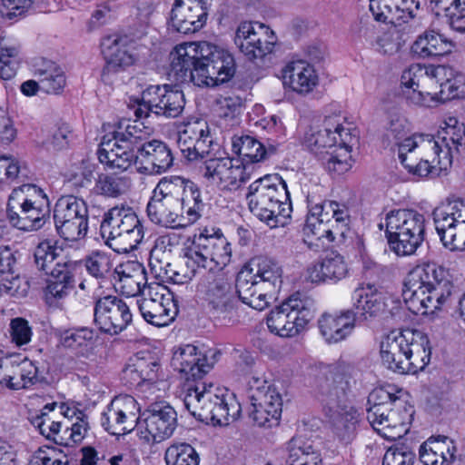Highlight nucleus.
<instances>
[{"instance_id": "1", "label": "nucleus", "mask_w": 465, "mask_h": 465, "mask_svg": "<svg viewBox=\"0 0 465 465\" xmlns=\"http://www.w3.org/2000/svg\"><path fill=\"white\" fill-rule=\"evenodd\" d=\"M168 76L176 83L149 85L142 92L135 115L150 113L175 118L183 111L185 99L179 84L193 83L199 87H214L230 81L235 74L233 56L208 42H190L177 45L170 54Z\"/></svg>"}, {"instance_id": "2", "label": "nucleus", "mask_w": 465, "mask_h": 465, "mask_svg": "<svg viewBox=\"0 0 465 465\" xmlns=\"http://www.w3.org/2000/svg\"><path fill=\"white\" fill-rule=\"evenodd\" d=\"M449 272L434 262L415 266L406 276L402 297L415 315H432L440 310L452 293Z\"/></svg>"}, {"instance_id": "3", "label": "nucleus", "mask_w": 465, "mask_h": 465, "mask_svg": "<svg viewBox=\"0 0 465 465\" xmlns=\"http://www.w3.org/2000/svg\"><path fill=\"white\" fill-rule=\"evenodd\" d=\"M349 130L339 120L325 117L322 125L310 126L303 137L304 146L314 153L327 172L335 176L348 172L352 166Z\"/></svg>"}, {"instance_id": "4", "label": "nucleus", "mask_w": 465, "mask_h": 465, "mask_svg": "<svg viewBox=\"0 0 465 465\" xmlns=\"http://www.w3.org/2000/svg\"><path fill=\"white\" fill-rule=\"evenodd\" d=\"M382 364L400 373H416L430 361V347L427 335L420 331H391L381 342Z\"/></svg>"}, {"instance_id": "5", "label": "nucleus", "mask_w": 465, "mask_h": 465, "mask_svg": "<svg viewBox=\"0 0 465 465\" xmlns=\"http://www.w3.org/2000/svg\"><path fill=\"white\" fill-rule=\"evenodd\" d=\"M246 199L252 213L270 228L284 226L291 218L287 184L278 174L256 179L250 184Z\"/></svg>"}, {"instance_id": "6", "label": "nucleus", "mask_w": 465, "mask_h": 465, "mask_svg": "<svg viewBox=\"0 0 465 465\" xmlns=\"http://www.w3.org/2000/svg\"><path fill=\"white\" fill-rule=\"evenodd\" d=\"M385 236L397 256L416 252L425 239L424 215L413 209H393L385 216Z\"/></svg>"}, {"instance_id": "7", "label": "nucleus", "mask_w": 465, "mask_h": 465, "mask_svg": "<svg viewBox=\"0 0 465 465\" xmlns=\"http://www.w3.org/2000/svg\"><path fill=\"white\" fill-rule=\"evenodd\" d=\"M100 231L106 244L117 253L136 249L146 233L134 211L125 206H114L104 213Z\"/></svg>"}, {"instance_id": "8", "label": "nucleus", "mask_w": 465, "mask_h": 465, "mask_svg": "<svg viewBox=\"0 0 465 465\" xmlns=\"http://www.w3.org/2000/svg\"><path fill=\"white\" fill-rule=\"evenodd\" d=\"M212 231L213 232L204 229L198 235H194L192 245L184 253L189 266L212 272L221 271L230 263L231 243L221 230Z\"/></svg>"}, {"instance_id": "9", "label": "nucleus", "mask_w": 465, "mask_h": 465, "mask_svg": "<svg viewBox=\"0 0 465 465\" xmlns=\"http://www.w3.org/2000/svg\"><path fill=\"white\" fill-rule=\"evenodd\" d=\"M354 379L348 369L341 365H328L315 370L311 387L326 411L350 406L349 396Z\"/></svg>"}, {"instance_id": "10", "label": "nucleus", "mask_w": 465, "mask_h": 465, "mask_svg": "<svg viewBox=\"0 0 465 465\" xmlns=\"http://www.w3.org/2000/svg\"><path fill=\"white\" fill-rule=\"evenodd\" d=\"M54 222L58 235L65 241L77 242L88 232V206L74 195L60 197L54 208Z\"/></svg>"}, {"instance_id": "11", "label": "nucleus", "mask_w": 465, "mask_h": 465, "mask_svg": "<svg viewBox=\"0 0 465 465\" xmlns=\"http://www.w3.org/2000/svg\"><path fill=\"white\" fill-rule=\"evenodd\" d=\"M398 397L393 393L388 391L384 388H378L371 391L369 396L368 401L372 402L373 405L367 410V420L371 427L382 437L386 439H396L399 434L393 433L398 426H404L406 424V418L401 417L399 410L401 408L406 409L401 405L397 409L391 408L395 403Z\"/></svg>"}, {"instance_id": "12", "label": "nucleus", "mask_w": 465, "mask_h": 465, "mask_svg": "<svg viewBox=\"0 0 465 465\" xmlns=\"http://www.w3.org/2000/svg\"><path fill=\"white\" fill-rule=\"evenodd\" d=\"M436 231L444 247L465 250V200L449 202L433 211Z\"/></svg>"}, {"instance_id": "13", "label": "nucleus", "mask_w": 465, "mask_h": 465, "mask_svg": "<svg viewBox=\"0 0 465 465\" xmlns=\"http://www.w3.org/2000/svg\"><path fill=\"white\" fill-rule=\"evenodd\" d=\"M138 425L143 439L148 442H161L173 434L177 413L165 401L153 402L140 414Z\"/></svg>"}, {"instance_id": "14", "label": "nucleus", "mask_w": 465, "mask_h": 465, "mask_svg": "<svg viewBox=\"0 0 465 465\" xmlns=\"http://www.w3.org/2000/svg\"><path fill=\"white\" fill-rule=\"evenodd\" d=\"M138 274L136 276H126V279L136 284L135 293L145 295L146 289L149 291L150 297H144L138 301V308L141 315L148 323L162 327L169 324L175 315V311L172 309L173 306L169 298H165L163 294L158 292L152 295L153 288L146 286L145 269L137 263Z\"/></svg>"}, {"instance_id": "15", "label": "nucleus", "mask_w": 465, "mask_h": 465, "mask_svg": "<svg viewBox=\"0 0 465 465\" xmlns=\"http://www.w3.org/2000/svg\"><path fill=\"white\" fill-rule=\"evenodd\" d=\"M132 319L129 306L120 297L107 295L94 302V322L101 332L117 335L127 328Z\"/></svg>"}, {"instance_id": "16", "label": "nucleus", "mask_w": 465, "mask_h": 465, "mask_svg": "<svg viewBox=\"0 0 465 465\" xmlns=\"http://www.w3.org/2000/svg\"><path fill=\"white\" fill-rule=\"evenodd\" d=\"M153 192L174 203H181L182 207L186 209L188 223H193L200 217L202 200L200 192L193 183L181 176L163 177Z\"/></svg>"}, {"instance_id": "17", "label": "nucleus", "mask_w": 465, "mask_h": 465, "mask_svg": "<svg viewBox=\"0 0 465 465\" xmlns=\"http://www.w3.org/2000/svg\"><path fill=\"white\" fill-rule=\"evenodd\" d=\"M418 150L420 153L429 156L430 153L440 157L444 150L431 134H414L399 143V159L409 173L418 177H427L433 168L429 159H420L418 163L408 159L407 154Z\"/></svg>"}, {"instance_id": "18", "label": "nucleus", "mask_w": 465, "mask_h": 465, "mask_svg": "<svg viewBox=\"0 0 465 465\" xmlns=\"http://www.w3.org/2000/svg\"><path fill=\"white\" fill-rule=\"evenodd\" d=\"M252 166L230 157H212L204 162V177L222 190H236L250 180Z\"/></svg>"}, {"instance_id": "19", "label": "nucleus", "mask_w": 465, "mask_h": 465, "mask_svg": "<svg viewBox=\"0 0 465 465\" xmlns=\"http://www.w3.org/2000/svg\"><path fill=\"white\" fill-rule=\"evenodd\" d=\"M204 298L213 317L233 322L237 317L239 299L235 288L223 277L208 282Z\"/></svg>"}, {"instance_id": "20", "label": "nucleus", "mask_w": 465, "mask_h": 465, "mask_svg": "<svg viewBox=\"0 0 465 465\" xmlns=\"http://www.w3.org/2000/svg\"><path fill=\"white\" fill-rule=\"evenodd\" d=\"M352 308L349 311L356 324H370L386 313V297L372 284L357 288L352 294Z\"/></svg>"}, {"instance_id": "21", "label": "nucleus", "mask_w": 465, "mask_h": 465, "mask_svg": "<svg viewBox=\"0 0 465 465\" xmlns=\"http://www.w3.org/2000/svg\"><path fill=\"white\" fill-rule=\"evenodd\" d=\"M38 368L28 360L0 359V384L12 391L29 389L43 381Z\"/></svg>"}, {"instance_id": "22", "label": "nucleus", "mask_w": 465, "mask_h": 465, "mask_svg": "<svg viewBox=\"0 0 465 465\" xmlns=\"http://www.w3.org/2000/svg\"><path fill=\"white\" fill-rule=\"evenodd\" d=\"M135 403V400L131 396L113 400L101 415L103 428L115 436L131 432L138 424V418L133 411Z\"/></svg>"}, {"instance_id": "23", "label": "nucleus", "mask_w": 465, "mask_h": 465, "mask_svg": "<svg viewBox=\"0 0 465 465\" xmlns=\"http://www.w3.org/2000/svg\"><path fill=\"white\" fill-rule=\"evenodd\" d=\"M213 143L208 124L203 120L186 124L179 133L178 146L188 161L203 159L210 154Z\"/></svg>"}, {"instance_id": "24", "label": "nucleus", "mask_w": 465, "mask_h": 465, "mask_svg": "<svg viewBox=\"0 0 465 465\" xmlns=\"http://www.w3.org/2000/svg\"><path fill=\"white\" fill-rule=\"evenodd\" d=\"M207 15L202 0H175L171 12L172 26L182 34L194 33L203 26Z\"/></svg>"}, {"instance_id": "25", "label": "nucleus", "mask_w": 465, "mask_h": 465, "mask_svg": "<svg viewBox=\"0 0 465 465\" xmlns=\"http://www.w3.org/2000/svg\"><path fill=\"white\" fill-rule=\"evenodd\" d=\"M185 211L186 209L182 207L181 203H174L162 195H157L154 192L146 207L151 222L171 228L184 227L189 224Z\"/></svg>"}, {"instance_id": "26", "label": "nucleus", "mask_w": 465, "mask_h": 465, "mask_svg": "<svg viewBox=\"0 0 465 465\" xmlns=\"http://www.w3.org/2000/svg\"><path fill=\"white\" fill-rule=\"evenodd\" d=\"M171 362L174 370L184 374L186 382L202 381L212 367L207 363L206 357L192 344L180 347L173 353Z\"/></svg>"}, {"instance_id": "27", "label": "nucleus", "mask_w": 465, "mask_h": 465, "mask_svg": "<svg viewBox=\"0 0 465 465\" xmlns=\"http://www.w3.org/2000/svg\"><path fill=\"white\" fill-rule=\"evenodd\" d=\"M250 416L260 427H272L279 423L282 410V398L279 388H268L267 393H257L251 400Z\"/></svg>"}, {"instance_id": "28", "label": "nucleus", "mask_w": 465, "mask_h": 465, "mask_svg": "<svg viewBox=\"0 0 465 465\" xmlns=\"http://www.w3.org/2000/svg\"><path fill=\"white\" fill-rule=\"evenodd\" d=\"M50 216L48 206H25L14 202H7L6 218L18 230L32 232L41 229Z\"/></svg>"}, {"instance_id": "29", "label": "nucleus", "mask_w": 465, "mask_h": 465, "mask_svg": "<svg viewBox=\"0 0 465 465\" xmlns=\"http://www.w3.org/2000/svg\"><path fill=\"white\" fill-rule=\"evenodd\" d=\"M139 152L119 143L116 139L104 137L97 150L98 160L110 169L128 170L139 158Z\"/></svg>"}, {"instance_id": "30", "label": "nucleus", "mask_w": 465, "mask_h": 465, "mask_svg": "<svg viewBox=\"0 0 465 465\" xmlns=\"http://www.w3.org/2000/svg\"><path fill=\"white\" fill-rule=\"evenodd\" d=\"M212 383L200 381L185 382L183 386V404L185 409L195 419L205 422L209 419L210 410L214 393L212 392Z\"/></svg>"}, {"instance_id": "31", "label": "nucleus", "mask_w": 465, "mask_h": 465, "mask_svg": "<svg viewBox=\"0 0 465 465\" xmlns=\"http://www.w3.org/2000/svg\"><path fill=\"white\" fill-rule=\"evenodd\" d=\"M126 39L121 36H108L102 43L106 64L102 70L104 83L110 82V74H116L134 64V56L125 47Z\"/></svg>"}, {"instance_id": "32", "label": "nucleus", "mask_w": 465, "mask_h": 465, "mask_svg": "<svg viewBox=\"0 0 465 465\" xmlns=\"http://www.w3.org/2000/svg\"><path fill=\"white\" fill-rule=\"evenodd\" d=\"M234 288L239 302H242L258 311L269 305L271 291L259 282L252 272H241L236 278Z\"/></svg>"}, {"instance_id": "33", "label": "nucleus", "mask_w": 465, "mask_h": 465, "mask_svg": "<svg viewBox=\"0 0 465 465\" xmlns=\"http://www.w3.org/2000/svg\"><path fill=\"white\" fill-rule=\"evenodd\" d=\"M75 268L76 263L71 260L57 261L56 267L46 274L47 300H62L69 295L75 286Z\"/></svg>"}, {"instance_id": "34", "label": "nucleus", "mask_w": 465, "mask_h": 465, "mask_svg": "<svg viewBox=\"0 0 465 465\" xmlns=\"http://www.w3.org/2000/svg\"><path fill=\"white\" fill-rule=\"evenodd\" d=\"M139 154L142 163L146 164L138 167L140 173L160 174L168 171L173 164L174 157L171 148L159 140L145 143Z\"/></svg>"}, {"instance_id": "35", "label": "nucleus", "mask_w": 465, "mask_h": 465, "mask_svg": "<svg viewBox=\"0 0 465 465\" xmlns=\"http://www.w3.org/2000/svg\"><path fill=\"white\" fill-rule=\"evenodd\" d=\"M356 325L349 309L341 311L340 314L324 313L318 320L320 332L328 343L343 341Z\"/></svg>"}, {"instance_id": "36", "label": "nucleus", "mask_w": 465, "mask_h": 465, "mask_svg": "<svg viewBox=\"0 0 465 465\" xmlns=\"http://www.w3.org/2000/svg\"><path fill=\"white\" fill-rule=\"evenodd\" d=\"M456 447L447 436L430 437L420 447V460L424 465H450L454 460Z\"/></svg>"}, {"instance_id": "37", "label": "nucleus", "mask_w": 465, "mask_h": 465, "mask_svg": "<svg viewBox=\"0 0 465 465\" xmlns=\"http://www.w3.org/2000/svg\"><path fill=\"white\" fill-rule=\"evenodd\" d=\"M283 84L294 92L308 94L318 83V75L309 63L303 60L289 63L282 73Z\"/></svg>"}, {"instance_id": "38", "label": "nucleus", "mask_w": 465, "mask_h": 465, "mask_svg": "<svg viewBox=\"0 0 465 465\" xmlns=\"http://www.w3.org/2000/svg\"><path fill=\"white\" fill-rule=\"evenodd\" d=\"M331 428L338 440L345 444L350 443L356 436L359 414L352 406H345L326 411Z\"/></svg>"}, {"instance_id": "39", "label": "nucleus", "mask_w": 465, "mask_h": 465, "mask_svg": "<svg viewBox=\"0 0 465 465\" xmlns=\"http://www.w3.org/2000/svg\"><path fill=\"white\" fill-rule=\"evenodd\" d=\"M286 318L288 322L285 332L286 337H293L302 331L313 318L312 302L301 299L298 294L292 295L284 301Z\"/></svg>"}, {"instance_id": "40", "label": "nucleus", "mask_w": 465, "mask_h": 465, "mask_svg": "<svg viewBox=\"0 0 465 465\" xmlns=\"http://www.w3.org/2000/svg\"><path fill=\"white\" fill-rule=\"evenodd\" d=\"M347 265L340 254L326 256L307 269V279L314 283L327 281L337 282L345 277Z\"/></svg>"}, {"instance_id": "41", "label": "nucleus", "mask_w": 465, "mask_h": 465, "mask_svg": "<svg viewBox=\"0 0 465 465\" xmlns=\"http://www.w3.org/2000/svg\"><path fill=\"white\" fill-rule=\"evenodd\" d=\"M343 221L338 219L332 220L328 223L320 224L316 226V223H312L310 219L306 221L305 232L307 235L312 234L315 239L322 240L327 239L329 242L337 241L339 243H343L348 238L351 237V231L349 226L351 222L350 218H344Z\"/></svg>"}, {"instance_id": "42", "label": "nucleus", "mask_w": 465, "mask_h": 465, "mask_svg": "<svg viewBox=\"0 0 465 465\" xmlns=\"http://www.w3.org/2000/svg\"><path fill=\"white\" fill-rule=\"evenodd\" d=\"M453 47L451 41L433 31L419 35L411 45V51L420 58L441 56L450 53Z\"/></svg>"}, {"instance_id": "43", "label": "nucleus", "mask_w": 465, "mask_h": 465, "mask_svg": "<svg viewBox=\"0 0 465 465\" xmlns=\"http://www.w3.org/2000/svg\"><path fill=\"white\" fill-rule=\"evenodd\" d=\"M307 203L310 216L307 217L306 221L310 219L312 223H316V226L336 219L343 221L344 218H350L348 207L336 201L324 200L321 203H313L308 196Z\"/></svg>"}, {"instance_id": "44", "label": "nucleus", "mask_w": 465, "mask_h": 465, "mask_svg": "<svg viewBox=\"0 0 465 465\" xmlns=\"http://www.w3.org/2000/svg\"><path fill=\"white\" fill-rule=\"evenodd\" d=\"M250 272L269 290L279 288L282 283V269L279 262L269 257H257L252 260Z\"/></svg>"}, {"instance_id": "45", "label": "nucleus", "mask_w": 465, "mask_h": 465, "mask_svg": "<svg viewBox=\"0 0 465 465\" xmlns=\"http://www.w3.org/2000/svg\"><path fill=\"white\" fill-rule=\"evenodd\" d=\"M438 138L444 143L445 154L451 153L454 149L457 153L465 148V124L454 116H447L440 126Z\"/></svg>"}, {"instance_id": "46", "label": "nucleus", "mask_w": 465, "mask_h": 465, "mask_svg": "<svg viewBox=\"0 0 465 465\" xmlns=\"http://www.w3.org/2000/svg\"><path fill=\"white\" fill-rule=\"evenodd\" d=\"M241 411L240 404L232 397L214 395L206 423L213 422L220 426L228 425L237 420Z\"/></svg>"}, {"instance_id": "47", "label": "nucleus", "mask_w": 465, "mask_h": 465, "mask_svg": "<svg viewBox=\"0 0 465 465\" xmlns=\"http://www.w3.org/2000/svg\"><path fill=\"white\" fill-rule=\"evenodd\" d=\"M437 15L444 14L451 29L465 33V0H430Z\"/></svg>"}, {"instance_id": "48", "label": "nucleus", "mask_w": 465, "mask_h": 465, "mask_svg": "<svg viewBox=\"0 0 465 465\" xmlns=\"http://www.w3.org/2000/svg\"><path fill=\"white\" fill-rule=\"evenodd\" d=\"M289 452L287 461L304 462L309 465L322 463L321 454L312 442L302 436L292 437L288 442Z\"/></svg>"}, {"instance_id": "49", "label": "nucleus", "mask_w": 465, "mask_h": 465, "mask_svg": "<svg viewBox=\"0 0 465 465\" xmlns=\"http://www.w3.org/2000/svg\"><path fill=\"white\" fill-rule=\"evenodd\" d=\"M131 184V178L127 175L102 173L98 176L95 187L100 194L116 198L126 193Z\"/></svg>"}, {"instance_id": "50", "label": "nucleus", "mask_w": 465, "mask_h": 465, "mask_svg": "<svg viewBox=\"0 0 465 465\" xmlns=\"http://www.w3.org/2000/svg\"><path fill=\"white\" fill-rule=\"evenodd\" d=\"M8 202L25 204V206L50 207L46 193L42 188L33 183H26L15 188L9 195Z\"/></svg>"}, {"instance_id": "51", "label": "nucleus", "mask_w": 465, "mask_h": 465, "mask_svg": "<svg viewBox=\"0 0 465 465\" xmlns=\"http://www.w3.org/2000/svg\"><path fill=\"white\" fill-rule=\"evenodd\" d=\"M425 74V71H423V65L420 64H413L404 70L401 74V84L406 88L412 90V95L410 98L416 104H421L424 101L423 94L425 93L427 94H430L429 92L420 89L426 85L427 76Z\"/></svg>"}, {"instance_id": "52", "label": "nucleus", "mask_w": 465, "mask_h": 465, "mask_svg": "<svg viewBox=\"0 0 465 465\" xmlns=\"http://www.w3.org/2000/svg\"><path fill=\"white\" fill-rule=\"evenodd\" d=\"M35 75L40 81V90L46 94H58L64 87L65 77L63 71L51 62L45 64V68L37 69Z\"/></svg>"}, {"instance_id": "53", "label": "nucleus", "mask_w": 465, "mask_h": 465, "mask_svg": "<svg viewBox=\"0 0 465 465\" xmlns=\"http://www.w3.org/2000/svg\"><path fill=\"white\" fill-rule=\"evenodd\" d=\"M34 258L36 269L45 275L56 267L57 261L67 260L60 258L58 248L50 241H43L35 247Z\"/></svg>"}, {"instance_id": "54", "label": "nucleus", "mask_w": 465, "mask_h": 465, "mask_svg": "<svg viewBox=\"0 0 465 465\" xmlns=\"http://www.w3.org/2000/svg\"><path fill=\"white\" fill-rule=\"evenodd\" d=\"M166 465H199L200 458L195 449L185 442L170 445L164 453Z\"/></svg>"}, {"instance_id": "55", "label": "nucleus", "mask_w": 465, "mask_h": 465, "mask_svg": "<svg viewBox=\"0 0 465 465\" xmlns=\"http://www.w3.org/2000/svg\"><path fill=\"white\" fill-rule=\"evenodd\" d=\"M370 10L377 21L394 25L402 23L395 0H370Z\"/></svg>"}, {"instance_id": "56", "label": "nucleus", "mask_w": 465, "mask_h": 465, "mask_svg": "<svg viewBox=\"0 0 465 465\" xmlns=\"http://www.w3.org/2000/svg\"><path fill=\"white\" fill-rule=\"evenodd\" d=\"M232 147L242 159L246 165L249 163H259L262 161V143L249 135L242 136L232 142Z\"/></svg>"}, {"instance_id": "57", "label": "nucleus", "mask_w": 465, "mask_h": 465, "mask_svg": "<svg viewBox=\"0 0 465 465\" xmlns=\"http://www.w3.org/2000/svg\"><path fill=\"white\" fill-rule=\"evenodd\" d=\"M440 91L434 93L433 99L440 103H445L465 94V76L461 74L453 78H448L440 83Z\"/></svg>"}, {"instance_id": "58", "label": "nucleus", "mask_w": 465, "mask_h": 465, "mask_svg": "<svg viewBox=\"0 0 465 465\" xmlns=\"http://www.w3.org/2000/svg\"><path fill=\"white\" fill-rule=\"evenodd\" d=\"M30 283L25 277L6 274L0 275V295L7 294L15 298H24L27 295Z\"/></svg>"}, {"instance_id": "59", "label": "nucleus", "mask_w": 465, "mask_h": 465, "mask_svg": "<svg viewBox=\"0 0 465 465\" xmlns=\"http://www.w3.org/2000/svg\"><path fill=\"white\" fill-rule=\"evenodd\" d=\"M255 25L266 34L268 28L262 24L245 21L239 25L234 37V43L239 49L247 50L250 43L253 44L255 41L258 42L259 38L262 36L260 32L255 30Z\"/></svg>"}, {"instance_id": "60", "label": "nucleus", "mask_w": 465, "mask_h": 465, "mask_svg": "<svg viewBox=\"0 0 465 465\" xmlns=\"http://www.w3.org/2000/svg\"><path fill=\"white\" fill-rule=\"evenodd\" d=\"M113 138L138 151L139 153L143 151L146 143L144 142L145 132L137 124H128L124 131L114 132Z\"/></svg>"}, {"instance_id": "61", "label": "nucleus", "mask_w": 465, "mask_h": 465, "mask_svg": "<svg viewBox=\"0 0 465 465\" xmlns=\"http://www.w3.org/2000/svg\"><path fill=\"white\" fill-rule=\"evenodd\" d=\"M95 331L94 329L84 327L79 329H70L61 334L60 342L67 349L76 350L94 341Z\"/></svg>"}, {"instance_id": "62", "label": "nucleus", "mask_w": 465, "mask_h": 465, "mask_svg": "<svg viewBox=\"0 0 465 465\" xmlns=\"http://www.w3.org/2000/svg\"><path fill=\"white\" fill-rule=\"evenodd\" d=\"M415 453L406 444H395L385 452L382 465H413Z\"/></svg>"}, {"instance_id": "63", "label": "nucleus", "mask_w": 465, "mask_h": 465, "mask_svg": "<svg viewBox=\"0 0 465 465\" xmlns=\"http://www.w3.org/2000/svg\"><path fill=\"white\" fill-rule=\"evenodd\" d=\"M85 268L90 275L96 279H104L111 272L112 262L103 252H93L84 260Z\"/></svg>"}, {"instance_id": "64", "label": "nucleus", "mask_w": 465, "mask_h": 465, "mask_svg": "<svg viewBox=\"0 0 465 465\" xmlns=\"http://www.w3.org/2000/svg\"><path fill=\"white\" fill-rule=\"evenodd\" d=\"M371 45L376 52L381 54H395L401 47L399 33L396 31L384 32L376 37Z\"/></svg>"}]
</instances>
